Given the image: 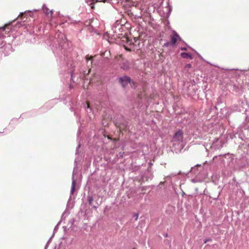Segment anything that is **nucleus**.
Instances as JSON below:
<instances>
[{
  "label": "nucleus",
  "mask_w": 249,
  "mask_h": 249,
  "mask_svg": "<svg viewBox=\"0 0 249 249\" xmlns=\"http://www.w3.org/2000/svg\"><path fill=\"white\" fill-rule=\"evenodd\" d=\"M114 142H116L118 140V139H112Z\"/></svg>",
  "instance_id": "22"
},
{
  "label": "nucleus",
  "mask_w": 249,
  "mask_h": 249,
  "mask_svg": "<svg viewBox=\"0 0 249 249\" xmlns=\"http://www.w3.org/2000/svg\"><path fill=\"white\" fill-rule=\"evenodd\" d=\"M185 68H191V65L190 64H188L186 65Z\"/></svg>",
  "instance_id": "16"
},
{
  "label": "nucleus",
  "mask_w": 249,
  "mask_h": 249,
  "mask_svg": "<svg viewBox=\"0 0 249 249\" xmlns=\"http://www.w3.org/2000/svg\"><path fill=\"white\" fill-rule=\"evenodd\" d=\"M53 236L52 235V237H51L49 239V240L48 241V242H47V244H46V245H45V248H44V249H47V248H48V245H49V244L50 242H51V239H52V238Z\"/></svg>",
  "instance_id": "10"
},
{
  "label": "nucleus",
  "mask_w": 249,
  "mask_h": 249,
  "mask_svg": "<svg viewBox=\"0 0 249 249\" xmlns=\"http://www.w3.org/2000/svg\"><path fill=\"white\" fill-rule=\"evenodd\" d=\"M164 46H165V47H168L169 46H172L171 45V43H170V42H167L166 43H165L163 45Z\"/></svg>",
  "instance_id": "11"
},
{
  "label": "nucleus",
  "mask_w": 249,
  "mask_h": 249,
  "mask_svg": "<svg viewBox=\"0 0 249 249\" xmlns=\"http://www.w3.org/2000/svg\"><path fill=\"white\" fill-rule=\"evenodd\" d=\"M212 241V239L211 238H209L206 239L204 241V243L205 244V243H207L208 242H209V241Z\"/></svg>",
  "instance_id": "12"
},
{
  "label": "nucleus",
  "mask_w": 249,
  "mask_h": 249,
  "mask_svg": "<svg viewBox=\"0 0 249 249\" xmlns=\"http://www.w3.org/2000/svg\"><path fill=\"white\" fill-rule=\"evenodd\" d=\"M69 205H72V207H73V203H67V206H68Z\"/></svg>",
  "instance_id": "21"
},
{
  "label": "nucleus",
  "mask_w": 249,
  "mask_h": 249,
  "mask_svg": "<svg viewBox=\"0 0 249 249\" xmlns=\"http://www.w3.org/2000/svg\"><path fill=\"white\" fill-rule=\"evenodd\" d=\"M86 58L87 60L88 61V60L91 59L92 58V57L90 56V57H89V56H86Z\"/></svg>",
  "instance_id": "18"
},
{
  "label": "nucleus",
  "mask_w": 249,
  "mask_h": 249,
  "mask_svg": "<svg viewBox=\"0 0 249 249\" xmlns=\"http://www.w3.org/2000/svg\"><path fill=\"white\" fill-rule=\"evenodd\" d=\"M181 49L182 50H186L187 49H186V48H182Z\"/></svg>",
  "instance_id": "24"
},
{
  "label": "nucleus",
  "mask_w": 249,
  "mask_h": 249,
  "mask_svg": "<svg viewBox=\"0 0 249 249\" xmlns=\"http://www.w3.org/2000/svg\"><path fill=\"white\" fill-rule=\"evenodd\" d=\"M63 230H64V231H67V227H66V226H63Z\"/></svg>",
  "instance_id": "20"
},
{
  "label": "nucleus",
  "mask_w": 249,
  "mask_h": 249,
  "mask_svg": "<svg viewBox=\"0 0 249 249\" xmlns=\"http://www.w3.org/2000/svg\"><path fill=\"white\" fill-rule=\"evenodd\" d=\"M138 216H139L138 213H135L133 215V217H135V220H137L138 219Z\"/></svg>",
  "instance_id": "14"
},
{
  "label": "nucleus",
  "mask_w": 249,
  "mask_h": 249,
  "mask_svg": "<svg viewBox=\"0 0 249 249\" xmlns=\"http://www.w3.org/2000/svg\"><path fill=\"white\" fill-rule=\"evenodd\" d=\"M119 127V132L122 133L123 130L124 129V127L118 126Z\"/></svg>",
  "instance_id": "13"
},
{
  "label": "nucleus",
  "mask_w": 249,
  "mask_h": 249,
  "mask_svg": "<svg viewBox=\"0 0 249 249\" xmlns=\"http://www.w3.org/2000/svg\"><path fill=\"white\" fill-rule=\"evenodd\" d=\"M164 236H165V237H167V236H168V234H167V233H165V234H164Z\"/></svg>",
  "instance_id": "26"
},
{
  "label": "nucleus",
  "mask_w": 249,
  "mask_h": 249,
  "mask_svg": "<svg viewBox=\"0 0 249 249\" xmlns=\"http://www.w3.org/2000/svg\"><path fill=\"white\" fill-rule=\"evenodd\" d=\"M7 26V25H5L3 27H2V29L4 30L6 28V27Z\"/></svg>",
  "instance_id": "23"
},
{
  "label": "nucleus",
  "mask_w": 249,
  "mask_h": 249,
  "mask_svg": "<svg viewBox=\"0 0 249 249\" xmlns=\"http://www.w3.org/2000/svg\"><path fill=\"white\" fill-rule=\"evenodd\" d=\"M74 222V219H72L69 221V223H71V225H72L73 224Z\"/></svg>",
  "instance_id": "17"
},
{
  "label": "nucleus",
  "mask_w": 249,
  "mask_h": 249,
  "mask_svg": "<svg viewBox=\"0 0 249 249\" xmlns=\"http://www.w3.org/2000/svg\"><path fill=\"white\" fill-rule=\"evenodd\" d=\"M75 187V181L74 180H73L72 182V187H71V193H73V191H74Z\"/></svg>",
  "instance_id": "7"
},
{
  "label": "nucleus",
  "mask_w": 249,
  "mask_h": 249,
  "mask_svg": "<svg viewBox=\"0 0 249 249\" xmlns=\"http://www.w3.org/2000/svg\"><path fill=\"white\" fill-rule=\"evenodd\" d=\"M181 56L183 58L192 59L193 56L191 53H182L180 54Z\"/></svg>",
  "instance_id": "5"
},
{
  "label": "nucleus",
  "mask_w": 249,
  "mask_h": 249,
  "mask_svg": "<svg viewBox=\"0 0 249 249\" xmlns=\"http://www.w3.org/2000/svg\"><path fill=\"white\" fill-rule=\"evenodd\" d=\"M121 68L124 70H127L129 68L128 63L127 62L126 64H124L121 66Z\"/></svg>",
  "instance_id": "8"
},
{
  "label": "nucleus",
  "mask_w": 249,
  "mask_h": 249,
  "mask_svg": "<svg viewBox=\"0 0 249 249\" xmlns=\"http://www.w3.org/2000/svg\"><path fill=\"white\" fill-rule=\"evenodd\" d=\"M170 38L171 45L175 46L177 44V40L180 38V37L176 32L174 31L173 35L170 36Z\"/></svg>",
  "instance_id": "4"
},
{
  "label": "nucleus",
  "mask_w": 249,
  "mask_h": 249,
  "mask_svg": "<svg viewBox=\"0 0 249 249\" xmlns=\"http://www.w3.org/2000/svg\"><path fill=\"white\" fill-rule=\"evenodd\" d=\"M60 221H59L57 224V225L55 226L54 228V230H53V236L54 234V232L56 231L58 229V226L60 224Z\"/></svg>",
  "instance_id": "9"
},
{
  "label": "nucleus",
  "mask_w": 249,
  "mask_h": 249,
  "mask_svg": "<svg viewBox=\"0 0 249 249\" xmlns=\"http://www.w3.org/2000/svg\"><path fill=\"white\" fill-rule=\"evenodd\" d=\"M86 105H87V107L88 108H89L90 106H89V103L88 102H86Z\"/></svg>",
  "instance_id": "19"
},
{
  "label": "nucleus",
  "mask_w": 249,
  "mask_h": 249,
  "mask_svg": "<svg viewBox=\"0 0 249 249\" xmlns=\"http://www.w3.org/2000/svg\"><path fill=\"white\" fill-rule=\"evenodd\" d=\"M200 166H201L200 165H198V164H197L196 166H195V167H193V168H192V171H194V170L196 169L197 167H200Z\"/></svg>",
  "instance_id": "15"
},
{
  "label": "nucleus",
  "mask_w": 249,
  "mask_h": 249,
  "mask_svg": "<svg viewBox=\"0 0 249 249\" xmlns=\"http://www.w3.org/2000/svg\"><path fill=\"white\" fill-rule=\"evenodd\" d=\"M133 249H135V248H133Z\"/></svg>",
  "instance_id": "27"
},
{
  "label": "nucleus",
  "mask_w": 249,
  "mask_h": 249,
  "mask_svg": "<svg viewBox=\"0 0 249 249\" xmlns=\"http://www.w3.org/2000/svg\"><path fill=\"white\" fill-rule=\"evenodd\" d=\"M121 41L124 49L127 51H131L135 49V44L138 39L136 37L130 38L127 36H124L122 37Z\"/></svg>",
  "instance_id": "1"
},
{
  "label": "nucleus",
  "mask_w": 249,
  "mask_h": 249,
  "mask_svg": "<svg viewBox=\"0 0 249 249\" xmlns=\"http://www.w3.org/2000/svg\"><path fill=\"white\" fill-rule=\"evenodd\" d=\"M119 82L123 87H125L128 83L130 84L131 87L134 86L135 85L134 82L131 81L130 78L126 76L120 78Z\"/></svg>",
  "instance_id": "2"
},
{
  "label": "nucleus",
  "mask_w": 249,
  "mask_h": 249,
  "mask_svg": "<svg viewBox=\"0 0 249 249\" xmlns=\"http://www.w3.org/2000/svg\"><path fill=\"white\" fill-rule=\"evenodd\" d=\"M68 208H66L65 211L63 213L62 215L61 216V220H60V222L62 221L63 220H65L66 217L69 214V213L67 211Z\"/></svg>",
  "instance_id": "6"
},
{
  "label": "nucleus",
  "mask_w": 249,
  "mask_h": 249,
  "mask_svg": "<svg viewBox=\"0 0 249 249\" xmlns=\"http://www.w3.org/2000/svg\"><path fill=\"white\" fill-rule=\"evenodd\" d=\"M107 138L109 140H112L111 138L109 136H107Z\"/></svg>",
  "instance_id": "25"
},
{
  "label": "nucleus",
  "mask_w": 249,
  "mask_h": 249,
  "mask_svg": "<svg viewBox=\"0 0 249 249\" xmlns=\"http://www.w3.org/2000/svg\"><path fill=\"white\" fill-rule=\"evenodd\" d=\"M183 133L181 130L177 131L173 137V141L181 142L183 141Z\"/></svg>",
  "instance_id": "3"
}]
</instances>
